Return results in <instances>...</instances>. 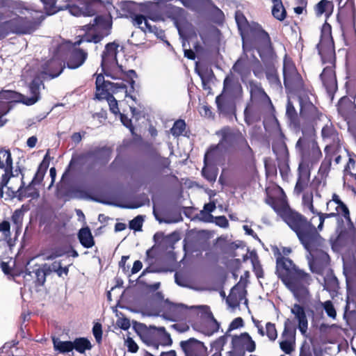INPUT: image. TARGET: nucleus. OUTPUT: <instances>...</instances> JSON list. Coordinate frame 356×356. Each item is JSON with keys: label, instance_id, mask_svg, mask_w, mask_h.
Returning <instances> with one entry per match:
<instances>
[{"label": "nucleus", "instance_id": "nucleus-47", "mask_svg": "<svg viewBox=\"0 0 356 356\" xmlns=\"http://www.w3.org/2000/svg\"><path fill=\"white\" fill-rule=\"evenodd\" d=\"M302 204L304 207H307L313 214H316L318 216V211L314 207L313 204V192L311 191H305L302 193Z\"/></svg>", "mask_w": 356, "mask_h": 356}, {"label": "nucleus", "instance_id": "nucleus-54", "mask_svg": "<svg viewBox=\"0 0 356 356\" xmlns=\"http://www.w3.org/2000/svg\"><path fill=\"white\" fill-rule=\"evenodd\" d=\"M266 335L270 341H275L277 338V331L275 323L268 322L266 324Z\"/></svg>", "mask_w": 356, "mask_h": 356}, {"label": "nucleus", "instance_id": "nucleus-42", "mask_svg": "<svg viewBox=\"0 0 356 356\" xmlns=\"http://www.w3.org/2000/svg\"><path fill=\"white\" fill-rule=\"evenodd\" d=\"M52 341L54 350L60 353H67L72 351V343L71 341H62L58 338L53 337Z\"/></svg>", "mask_w": 356, "mask_h": 356}, {"label": "nucleus", "instance_id": "nucleus-41", "mask_svg": "<svg viewBox=\"0 0 356 356\" xmlns=\"http://www.w3.org/2000/svg\"><path fill=\"white\" fill-rule=\"evenodd\" d=\"M314 165L300 160L297 174L298 178L310 180L312 170Z\"/></svg>", "mask_w": 356, "mask_h": 356}, {"label": "nucleus", "instance_id": "nucleus-28", "mask_svg": "<svg viewBox=\"0 0 356 356\" xmlns=\"http://www.w3.org/2000/svg\"><path fill=\"white\" fill-rule=\"evenodd\" d=\"M35 185H36V184H32V181H31L27 186H25L22 178L21 186L16 192L17 193L18 200H22L28 197L38 199L40 196V191L35 188Z\"/></svg>", "mask_w": 356, "mask_h": 356}, {"label": "nucleus", "instance_id": "nucleus-7", "mask_svg": "<svg viewBox=\"0 0 356 356\" xmlns=\"http://www.w3.org/2000/svg\"><path fill=\"white\" fill-rule=\"evenodd\" d=\"M318 243L311 245L309 248H305L311 255L309 266L311 271L318 275H323L330 268V258L328 254L322 250L325 246V240L320 235Z\"/></svg>", "mask_w": 356, "mask_h": 356}, {"label": "nucleus", "instance_id": "nucleus-12", "mask_svg": "<svg viewBox=\"0 0 356 356\" xmlns=\"http://www.w3.org/2000/svg\"><path fill=\"white\" fill-rule=\"evenodd\" d=\"M321 138L325 144L324 152L339 153L343 143V136L330 120L321 129Z\"/></svg>", "mask_w": 356, "mask_h": 356}, {"label": "nucleus", "instance_id": "nucleus-45", "mask_svg": "<svg viewBox=\"0 0 356 356\" xmlns=\"http://www.w3.org/2000/svg\"><path fill=\"white\" fill-rule=\"evenodd\" d=\"M13 167V159L9 149L0 150V169L3 170L6 168L9 169Z\"/></svg>", "mask_w": 356, "mask_h": 356}, {"label": "nucleus", "instance_id": "nucleus-21", "mask_svg": "<svg viewBox=\"0 0 356 356\" xmlns=\"http://www.w3.org/2000/svg\"><path fill=\"white\" fill-rule=\"evenodd\" d=\"M232 346L235 351H248L252 353L256 349V343L248 332L234 335L232 338Z\"/></svg>", "mask_w": 356, "mask_h": 356}, {"label": "nucleus", "instance_id": "nucleus-44", "mask_svg": "<svg viewBox=\"0 0 356 356\" xmlns=\"http://www.w3.org/2000/svg\"><path fill=\"white\" fill-rule=\"evenodd\" d=\"M273 4L272 8L273 15L278 20H283L286 17V10L281 0H272Z\"/></svg>", "mask_w": 356, "mask_h": 356}, {"label": "nucleus", "instance_id": "nucleus-18", "mask_svg": "<svg viewBox=\"0 0 356 356\" xmlns=\"http://www.w3.org/2000/svg\"><path fill=\"white\" fill-rule=\"evenodd\" d=\"M273 151L276 155L278 168L283 180L288 181L291 169L289 167V154L286 145L281 143L273 147Z\"/></svg>", "mask_w": 356, "mask_h": 356}, {"label": "nucleus", "instance_id": "nucleus-50", "mask_svg": "<svg viewBox=\"0 0 356 356\" xmlns=\"http://www.w3.org/2000/svg\"><path fill=\"white\" fill-rule=\"evenodd\" d=\"M186 122L184 120H177L174 122L172 127L170 129V133L175 137H178L183 134L186 129Z\"/></svg>", "mask_w": 356, "mask_h": 356}, {"label": "nucleus", "instance_id": "nucleus-9", "mask_svg": "<svg viewBox=\"0 0 356 356\" xmlns=\"http://www.w3.org/2000/svg\"><path fill=\"white\" fill-rule=\"evenodd\" d=\"M40 90H29V95H24L17 92L15 90H0V99H6L8 102L22 103L27 106L34 104L40 98ZM6 104L0 100V127L7 122L3 116L6 115L9 109L6 108Z\"/></svg>", "mask_w": 356, "mask_h": 356}, {"label": "nucleus", "instance_id": "nucleus-34", "mask_svg": "<svg viewBox=\"0 0 356 356\" xmlns=\"http://www.w3.org/2000/svg\"><path fill=\"white\" fill-rule=\"evenodd\" d=\"M323 286L324 289L330 293H336L339 289L338 279L334 275L332 269H328L327 271L325 272Z\"/></svg>", "mask_w": 356, "mask_h": 356}, {"label": "nucleus", "instance_id": "nucleus-64", "mask_svg": "<svg viewBox=\"0 0 356 356\" xmlns=\"http://www.w3.org/2000/svg\"><path fill=\"white\" fill-rule=\"evenodd\" d=\"M356 165V161L353 158H349L348 162L345 167V171L356 179V173L352 172Z\"/></svg>", "mask_w": 356, "mask_h": 356}, {"label": "nucleus", "instance_id": "nucleus-30", "mask_svg": "<svg viewBox=\"0 0 356 356\" xmlns=\"http://www.w3.org/2000/svg\"><path fill=\"white\" fill-rule=\"evenodd\" d=\"M254 47L257 48L261 58L268 55L271 52L270 42L268 35L266 32H261L254 41Z\"/></svg>", "mask_w": 356, "mask_h": 356}, {"label": "nucleus", "instance_id": "nucleus-57", "mask_svg": "<svg viewBox=\"0 0 356 356\" xmlns=\"http://www.w3.org/2000/svg\"><path fill=\"white\" fill-rule=\"evenodd\" d=\"M272 251L275 259L277 260V255L279 254H280L282 257H287V256L291 254V249L288 247H282L280 248L275 246L272 248Z\"/></svg>", "mask_w": 356, "mask_h": 356}, {"label": "nucleus", "instance_id": "nucleus-36", "mask_svg": "<svg viewBox=\"0 0 356 356\" xmlns=\"http://www.w3.org/2000/svg\"><path fill=\"white\" fill-rule=\"evenodd\" d=\"M49 158V151L47 152L42 161L40 163L38 167L37 171L31 180L32 184H40L44 179V177L47 172V170L49 168V161H48Z\"/></svg>", "mask_w": 356, "mask_h": 356}, {"label": "nucleus", "instance_id": "nucleus-51", "mask_svg": "<svg viewBox=\"0 0 356 356\" xmlns=\"http://www.w3.org/2000/svg\"><path fill=\"white\" fill-rule=\"evenodd\" d=\"M286 114L289 119L290 120V121L294 124L295 127L297 129V124L298 122L299 118H298V115L294 106L290 102H289L287 104Z\"/></svg>", "mask_w": 356, "mask_h": 356}, {"label": "nucleus", "instance_id": "nucleus-59", "mask_svg": "<svg viewBox=\"0 0 356 356\" xmlns=\"http://www.w3.org/2000/svg\"><path fill=\"white\" fill-rule=\"evenodd\" d=\"M143 216H137L129 222V228L134 231H140L143 227Z\"/></svg>", "mask_w": 356, "mask_h": 356}, {"label": "nucleus", "instance_id": "nucleus-46", "mask_svg": "<svg viewBox=\"0 0 356 356\" xmlns=\"http://www.w3.org/2000/svg\"><path fill=\"white\" fill-rule=\"evenodd\" d=\"M323 308L325 309L327 315L329 317L334 319L336 318L337 312L331 300H327L324 302H320L318 305L315 306V309L316 311L322 310Z\"/></svg>", "mask_w": 356, "mask_h": 356}, {"label": "nucleus", "instance_id": "nucleus-43", "mask_svg": "<svg viewBox=\"0 0 356 356\" xmlns=\"http://www.w3.org/2000/svg\"><path fill=\"white\" fill-rule=\"evenodd\" d=\"M261 118L259 114L248 105L244 110V120L248 125H251L254 122H259Z\"/></svg>", "mask_w": 356, "mask_h": 356}, {"label": "nucleus", "instance_id": "nucleus-2", "mask_svg": "<svg viewBox=\"0 0 356 356\" xmlns=\"http://www.w3.org/2000/svg\"><path fill=\"white\" fill-rule=\"evenodd\" d=\"M275 274L296 299L305 300L309 296V286L312 277L291 259L277 255Z\"/></svg>", "mask_w": 356, "mask_h": 356}, {"label": "nucleus", "instance_id": "nucleus-37", "mask_svg": "<svg viewBox=\"0 0 356 356\" xmlns=\"http://www.w3.org/2000/svg\"><path fill=\"white\" fill-rule=\"evenodd\" d=\"M101 92H96L95 97L98 99L106 98L109 104L110 111L115 115H119L121 113L118 108V101L109 92V90H100Z\"/></svg>", "mask_w": 356, "mask_h": 356}, {"label": "nucleus", "instance_id": "nucleus-5", "mask_svg": "<svg viewBox=\"0 0 356 356\" xmlns=\"http://www.w3.org/2000/svg\"><path fill=\"white\" fill-rule=\"evenodd\" d=\"M217 135L221 136L220 144L227 145L238 154L241 160L250 163L254 160V153L249 145L246 137L238 129H232L229 127L222 128Z\"/></svg>", "mask_w": 356, "mask_h": 356}, {"label": "nucleus", "instance_id": "nucleus-1", "mask_svg": "<svg viewBox=\"0 0 356 356\" xmlns=\"http://www.w3.org/2000/svg\"><path fill=\"white\" fill-rule=\"evenodd\" d=\"M119 45L113 42L106 46L102 54V67L106 76L114 79H120L116 83L106 80L102 74L96 77V89H134L136 85L134 79L137 78L136 72L133 70L125 74L122 66L118 63L117 54Z\"/></svg>", "mask_w": 356, "mask_h": 356}, {"label": "nucleus", "instance_id": "nucleus-25", "mask_svg": "<svg viewBox=\"0 0 356 356\" xmlns=\"http://www.w3.org/2000/svg\"><path fill=\"white\" fill-rule=\"evenodd\" d=\"M209 318V321L206 322L202 327V332L207 336H211L215 332H217L220 328V324L214 318L212 312L210 310L209 306L202 305L197 307Z\"/></svg>", "mask_w": 356, "mask_h": 356}, {"label": "nucleus", "instance_id": "nucleus-16", "mask_svg": "<svg viewBox=\"0 0 356 356\" xmlns=\"http://www.w3.org/2000/svg\"><path fill=\"white\" fill-rule=\"evenodd\" d=\"M284 83L287 89H300L303 87V81L293 62L285 58L283 66Z\"/></svg>", "mask_w": 356, "mask_h": 356}, {"label": "nucleus", "instance_id": "nucleus-22", "mask_svg": "<svg viewBox=\"0 0 356 356\" xmlns=\"http://www.w3.org/2000/svg\"><path fill=\"white\" fill-rule=\"evenodd\" d=\"M232 91L222 90L221 94L216 97V103L220 113L229 114L235 112L236 106Z\"/></svg>", "mask_w": 356, "mask_h": 356}, {"label": "nucleus", "instance_id": "nucleus-48", "mask_svg": "<svg viewBox=\"0 0 356 356\" xmlns=\"http://www.w3.org/2000/svg\"><path fill=\"white\" fill-rule=\"evenodd\" d=\"M224 144H221L223 145ZM220 143L218 145H211L207 150L204 156V163H212V162L216 159Z\"/></svg>", "mask_w": 356, "mask_h": 356}, {"label": "nucleus", "instance_id": "nucleus-23", "mask_svg": "<svg viewBox=\"0 0 356 356\" xmlns=\"http://www.w3.org/2000/svg\"><path fill=\"white\" fill-rule=\"evenodd\" d=\"M180 346L185 356H205L207 348L203 342L190 338L186 341H181Z\"/></svg>", "mask_w": 356, "mask_h": 356}, {"label": "nucleus", "instance_id": "nucleus-4", "mask_svg": "<svg viewBox=\"0 0 356 356\" xmlns=\"http://www.w3.org/2000/svg\"><path fill=\"white\" fill-rule=\"evenodd\" d=\"M318 49L323 63H329L332 65L325 67L321 74L323 86L326 89H336L337 83L332 66L335 60L334 46L332 37L331 26L327 24L323 26Z\"/></svg>", "mask_w": 356, "mask_h": 356}, {"label": "nucleus", "instance_id": "nucleus-13", "mask_svg": "<svg viewBox=\"0 0 356 356\" xmlns=\"http://www.w3.org/2000/svg\"><path fill=\"white\" fill-rule=\"evenodd\" d=\"M111 19L108 16H99L94 19L93 23L88 26L87 30L92 35V38L88 37L85 40L97 43L104 37L108 35L111 29Z\"/></svg>", "mask_w": 356, "mask_h": 356}, {"label": "nucleus", "instance_id": "nucleus-29", "mask_svg": "<svg viewBox=\"0 0 356 356\" xmlns=\"http://www.w3.org/2000/svg\"><path fill=\"white\" fill-rule=\"evenodd\" d=\"M3 33L8 32L24 33L26 32L24 26V19L22 17H15L2 24Z\"/></svg>", "mask_w": 356, "mask_h": 356}, {"label": "nucleus", "instance_id": "nucleus-15", "mask_svg": "<svg viewBox=\"0 0 356 356\" xmlns=\"http://www.w3.org/2000/svg\"><path fill=\"white\" fill-rule=\"evenodd\" d=\"M275 191L278 192L280 195L275 196L270 194L268 188H266L265 202L268 204L281 218H282L288 211L290 210L291 207L283 189L281 187H278Z\"/></svg>", "mask_w": 356, "mask_h": 356}, {"label": "nucleus", "instance_id": "nucleus-20", "mask_svg": "<svg viewBox=\"0 0 356 356\" xmlns=\"http://www.w3.org/2000/svg\"><path fill=\"white\" fill-rule=\"evenodd\" d=\"M187 307L183 304H175L169 300L163 301L161 306V316L168 320L175 321L184 316V311Z\"/></svg>", "mask_w": 356, "mask_h": 356}, {"label": "nucleus", "instance_id": "nucleus-58", "mask_svg": "<svg viewBox=\"0 0 356 356\" xmlns=\"http://www.w3.org/2000/svg\"><path fill=\"white\" fill-rule=\"evenodd\" d=\"M92 334L97 343H101L102 341V325L100 323L96 322L92 327Z\"/></svg>", "mask_w": 356, "mask_h": 356}, {"label": "nucleus", "instance_id": "nucleus-49", "mask_svg": "<svg viewBox=\"0 0 356 356\" xmlns=\"http://www.w3.org/2000/svg\"><path fill=\"white\" fill-rule=\"evenodd\" d=\"M216 204L214 202H209L204 206V211H201L203 216V220L208 222H213V216L210 213L216 209Z\"/></svg>", "mask_w": 356, "mask_h": 356}, {"label": "nucleus", "instance_id": "nucleus-17", "mask_svg": "<svg viewBox=\"0 0 356 356\" xmlns=\"http://www.w3.org/2000/svg\"><path fill=\"white\" fill-rule=\"evenodd\" d=\"M353 91L356 92V90ZM352 95L354 96L351 98L343 96L337 104V111L348 124L356 120V104H355L356 92H353Z\"/></svg>", "mask_w": 356, "mask_h": 356}, {"label": "nucleus", "instance_id": "nucleus-55", "mask_svg": "<svg viewBox=\"0 0 356 356\" xmlns=\"http://www.w3.org/2000/svg\"><path fill=\"white\" fill-rule=\"evenodd\" d=\"M332 8V3L327 0L321 1L316 6V13L318 15L328 12Z\"/></svg>", "mask_w": 356, "mask_h": 356}, {"label": "nucleus", "instance_id": "nucleus-60", "mask_svg": "<svg viewBox=\"0 0 356 356\" xmlns=\"http://www.w3.org/2000/svg\"><path fill=\"white\" fill-rule=\"evenodd\" d=\"M119 115H120V121L122 123V124L129 129V131H131L132 135H134L135 134V127L132 124L131 120L130 118H129L124 113H120Z\"/></svg>", "mask_w": 356, "mask_h": 356}, {"label": "nucleus", "instance_id": "nucleus-26", "mask_svg": "<svg viewBox=\"0 0 356 356\" xmlns=\"http://www.w3.org/2000/svg\"><path fill=\"white\" fill-rule=\"evenodd\" d=\"M291 313L298 321V327L302 334H305L308 329V320L305 307L298 303L293 304L291 307Z\"/></svg>", "mask_w": 356, "mask_h": 356}, {"label": "nucleus", "instance_id": "nucleus-24", "mask_svg": "<svg viewBox=\"0 0 356 356\" xmlns=\"http://www.w3.org/2000/svg\"><path fill=\"white\" fill-rule=\"evenodd\" d=\"M138 327L141 330H147V334H152L157 341L160 342L161 346H170L172 344L170 334L165 330L164 327L147 326L144 323H139Z\"/></svg>", "mask_w": 356, "mask_h": 356}, {"label": "nucleus", "instance_id": "nucleus-38", "mask_svg": "<svg viewBox=\"0 0 356 356\" xmlns=\"http://www.w3.org/2000/svg\"><path fill=\"white\" fill-rule=\"evenodd\" d=\"M218 173V168L213 163H204L201 174L210 183H214Z\"/></svg>", "mask_w": 356, "mask_h": 356}, {"label": "nucleus", "instance_id": "nucleus-27", "mask_svg": "<svg viewBox=\"0 0 356 356\" xmlns=\"http://www.w3.org/2000/svg\"><path fill=\"white\" fill-rule=\"evenodd\" d=\"M133 24L137 26L145 33H154L158 38H162L164 34L161 30L158 29L156 26H152L147 20V17L142 15H136L132 17Z\"/></svg>", "mask_w": 356, "mask_h": 356}, {"label": "nucleus", "instance_id": "nucleus-61", "mask_svg": "<svg viewBox=\"0 0 356 356\" xmlns=\"http://www.w3.org/2000/svg\"><path fill=\"white\" fill-rule=\"evenodd\" d=\"M34 273L36 277V284L38 286H43L46 281V277L45 273L43 272L42 269L38 268L34 270Z\"/></svg>", "mask_w": 356, "mask_h": 356}, {"label": "nucleus", "instance_id": "nucleus-6", "mask_svg": "<svg viewBox=\"0 0 356 356\" xmlns=\"http://www.w3.org/2000/svg\"><path fill=\"white\" fill-rule=\"evenodd\" d=\"M296 148L299 151L300 160L316 165L322 158V152L316 140V134L302 135L296 143Z\"/></svg>", "mask_w": 356, "mask_h": 356}, {"label": "nucleus", "instance_id": "nucleus-32", "mask_svg": "<svg viewBox=\"0 0 356 356\" xmlns=\"http://www.w3.org/2000/svg\"><path fill=\"white\" fill-rule=\"evenodd\" d=\"M87 58V53L81 49H74L70 54L67 60V67L70 69H76L81 66Z\"/></svg>", "mask_w": 356, "mask_h": 356}, {"label": "nucleus", "instance_id": "nucleus-10", "mask_svg": "<svg viewBox=\"0 0 356 356\" xmlns=\"http://www.w3.org/2000/svg\"><path fill=\"white\" fill-rule=\"evenodd\" d=\"M324 115L312 103L301 106L300 118L297 129L302 131V135L316 134L315 125Z\"/></svg>", "mask_w": 356, "mask_h": 356}, {"label": "nucleus", "instance_id": "nucleus-56", "mask_svg": "<svg viewBox=\"0 0 356 356\" xmlns=\"http://www.w3.org/2000/svg\"><path fill=\"white\" fill-rule=\"evenodd\" d=\"M48 15L56 13L59 8L56 6V0H41Z\"/></svg>", "mask_w": 356, "mask_h": 356}, {"label": "nucleus", "instance_id": "nucleus-39", "mask_svg": "<svg viewBox=\"0 0 356 356\" xmlns=\"http://www.w3.org/2000/svg\"><path fill=\"white\" fill-rule=\"evenodd\" d=\"M72 350H75L81 354H83L86 350H90L92 348L90 341L86 337H77L72 341Z\"/></svg>", "mask_w": 356, "mask_h": 356}, {"label": "nucleus", "instance_id": "nucleus-53", "mask_svg": "<svg viewBox=\"0 0 356 356\" xmlns=\"http://www.w3.org/2000/svg\"><path fill=\"white\" fill-rule=\"evenodd\" d=\"M309 182V179L297 178V181L294 187V193L297 195H300V194L303 193L305 190L308 186Z\"/></svg>", "mask_w": 356, "mask_h": 356}, {"label": "nucleus", "instance_id": "nucleus-33", "mask_svg": "<svg viewBox=\"0 0 356 356\" xmlns=\"http://www.w3.org/2000/svg\"><path fill=\"white\" fill-rule=\"evenodd\" d=\"M325 157L322 161L318 170V175L320 177L321 180H325L328 177V175L331 170L333 156L337 154V153L325 152Z\"/></svg>", "mask_w": 356, "mask_h": 356}, {"label": "nucleus", "instance_id": "nucleus-11", "mask_svg": "<svg viewBox=\"0 0 356 356\" xmlns=\"http://www.w3.org/2000/svg\"><path fill=\"white\" fill-rule=\"evenodd\" d=\"M326 209L329 213H318V216L319 218L318 229L319 231L323 229L325 219L327 218H333L338 216H341L344 218L348 223L353 224L348 207L341 200L339 196L337 193L332 194V199L330 200L326 204Z\"/></svg>", "mask_w": 356, "mask_h": 356}, {"label": "nucleus", "instance_id": "nucleus-52", "mask_svg": "<svg viewBox=\"0 0 356 356\" xmlns=\"http://www.w3.org/2000/svg\"><path fill=\"white\" fill-rule=\"evenodd\" d=\"M142 332H143L145 342L154 349L158 350L161 343L152 334H147V330H142Z\"/></svg>", "mask_w": 356, "mask_h": 356}, {"label": "nucleus", "instance_id": "nucleus-3", "mask_svg": "<svg viewBox=\"0 0 356 356\" xmlns=\"http://www.w3.org/2000/svg\"><path fill=\"white\" fill-rule=\"evenodd\" d=\"M282 219L296 233L304 248H308L321 240L318 227L312 222L314 217L308 220L304 215L291 208Z\"/></svg>", "mask_w": 356, "mask_h": 356}, {"label": "nucleus", "instance_id": "nucleus-8", "mask_svg": "<svg viewBox=\"0 0 356 356\" xmlns=\"http://www.w3.org/2000/svg\"><path fill=\"white\" fill-rule=\"evenodd\" d=\"M111 148L104 146L96 147L94 149H90L86 152L73 155L62 176V179L67 175L70 171L73 170L76 165L81 164L84 161H86L89 159H93L95 161L101 163L104 165L106 164L111 159Z\"/></svg>", "mask_w": 356, "mask_h": 356}, {"label": "nucleus", "instance_id": "nucleus-63", "mask_svg": "<svg viewBox=\"0 0 356 356\" xmlns=\"http://www.w3.org/2000/svg\"><path fill=\"white\" fill-rule=\"evenodd\" d=\"M244 325V321L243 319L241 317H237L234 318L231 323L229 325L227 332H226V335H227V333L232 330L240 328L243 327Z\"/></svg>", "mask_w": 356, "mask_h": 356}, {"label": "nucleus", "instance_id": "nucleus-14", "mask_svg": "<svg viewBox=\"0 0 356 356\" xmlns=\"http://www.w3.org/2000/svg\"><path fill=\"white\" fill-rule=\"evenodd\" d=\"M70 14L74 16H91L95 13V8L100 0H65Z\"/></svg>", "mask_w": 356, "mask_h": 356}, {"label": "nucleus", "instance_id": "nucleus-35", "mask_svg": "<svg viewBox=\"0 0 356 356\" xmlns=\"http://www.w3.org/2000/svg\"><path fill=\"white\" fill-rule=\"evenodd\" d=\"M78 238L81 245L85 248H91L95 245V240L90 228L82 227L78 232Z\"/></svg>", "mask_w": 356, "mask_h": 356}, {"label": "nucleus", "instance_id": "nucleus-40", "mask_svg": "<svg viewBox=\"0 0 356 356\" xmlns=\"http://www.w3.org/2000/svg\"><path fill=\"white\" fill-rule=\"evenodd\" d=\"M348 298L356 300V270L346 277Z\"/></svg>", "mask_w": 356, "mask_h": 356}, {"label": "nucleus", "instance_id": "nucleus-31", "mask_svg": "<svg viewBox=\"0 0 356 356\" xmlns=\"http://www.w3.org/2000/svg\"><path fill=\"white\" fill-rule=\"evenodd\" d=\"M63 67L61 63L56 59H52L47 62L43 66L42 74L50 79L58 76L63 71Z\"/></svg>", "mask_w": 356, "mask_h": 356}, {"label": "nucleus", "instance_id": "nucleus-19", "mask_svg": "<svg viewBox=\"0 0 356 356\" xmlns=\"http://www.w3.org/2000/svg\"><path fill=\"white\" fill-rule=\"evenodd\" d=\"M296 327L293 325L292 321L287 318L284 321V330L282 336L285 339L280 342L281 350L286 354H291L293 350Z\"/></svg>", "mask_w": 356, "mask_h": 356}, {"label": "nucleus", "instance_id": "nucleus-62", "mask_svg": "<svg viewBox=\"0 0 356 356\" xmlns=\"http://www.w3.org/2000/svg\"><path fill=\"white\" fill-rule=\"evenodd\" d=\"M13 168L11 167L10 169L8 168H6V170H4V174L2 175L1 179L0 181L1 186H6L10 179L14 176L13 173Z\"/></svg>", "mask_w": 356, "mask_h": 356}]
</instances>
